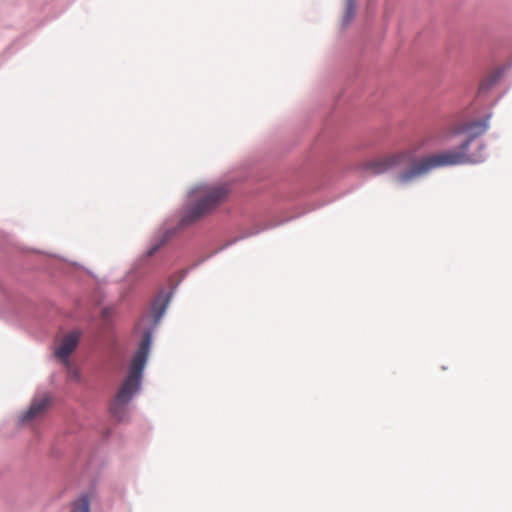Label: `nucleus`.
Masks as SVG:
<instances>
[{"label":"nucleus","instance_id":"9","mask_svg":"<svg viewBox=\"0 0 512 512\" xmlns=\"http://www.w3.org/2000/svg\"><path fill=\"white\" fill-rule=\"evenodd\" d=\"M354 8H355L354 0H348L347 1V11H346V15H345L346 21H349L353 17Z\"/></svg>","mask_w":512,"mask_h":512},{"label":"nucleus","instance_id":"3","mask_svg":"<svg viewBox=\"0 0 512 512\" xmlns=\"http://www.w3.org/2000/svg\"><path fill=\"white\" fill-rule=\"evenodd\" d=\"M151 344V333L146 331L143 334L140 345L134 354L129 373L121 385L110 410L111 413L118 419L122 420V410L124 406L130 401L133 395L139 390L141 384L142 373L147 361L149 349Z\"/></svg>","mask_w":512,"mask_h":512},{"label":"nucleus","instance_id":"2","mask_svg":"<svg viewBox=\"0 0 512 512\" xmlns=\"http://www.w3.org/2000/svg\"><path fill=\"white\" fill-rule=\"evenodd\" d=\"M230 192L226 183L200 185L193 188L189 194V203L181 218V225L188 226L199 221L221 205Z\"/></svg>","mask_w":512,"mask_h":512},{"label":"nucleus","instance_id":"6","mask_svg":"<svg viewBox=\"0 0 512 512\" xmlns=\"http://www.w3.org/2000/svg\"><path fill=\"white\" fill-rule=\"evenodd\" d=\"M79 338L80 333L78 331H73L65 335L62 338L59 347L55 351V356L63 363L68 364V358L77 347Z\"/></svg>","mask_w":512,"mask_h":512},{"label":"nucleus","instance_id":"4","mask_svg":"<svg viewBox=\"0 0 512 512\" xmlns=\"http://www.w3.org/2000/svg\"><path fill=\"white\" fill-rule=\"evenodd\" d=\"M410 158V151H399L371 159L365 164V167L374 174H383L406 164Z\"/></svg>","mask_w":512,"mask_h":512},{"label":"nucleus","instance_id":"10","mask_svg":"<svg viewBox=\"0 0 512 512\" xmlns=\"http://www.w3.org/2000/svg\"><path fill=\"white\" fill-rule=\"evenodd\" d=\"M161 245H162V243L151 247L147 252L148 256H152L160 248Z\"/></svg>","mask_w":512,"mask_h":512},{"label":"nucleus","instance_id":"7","mask_svg":"<svg viewBox=\"0 0 512 512\" xmlns=\"http://www.w3.org/2000/svg\"><path fill=\"white\" fill-rule=\"evenodd\" d=\"M49 403L50 398L47 395L35 398L32 401L29 409L21 416V422L27 423L41 417L48 408Z\"/></svg>","mask_w":512,"mask_h":512},{"label":"nucleus","instance_id":"8","mask_svg":"<svg viewBox=\"0 0 512 512\" xmlns=\"http://www.w3.org/2000/svg\"><path fill=\"white\" fill-rule=\"evenodd\" d=\"M71 512H90L89 499L86 495H82L72 504Z\"/></svg>","mask_w":512,"mask_h":512},{"label":"nucleus","instance_id":"11","mask_svg":"<svg viewBox=\"0 0 512 512\" xmlns=\"http://www.w3.org/2000/svg\"><path fill=\"white\" fill-rule=\"evenodd\" d=\"M164 310H165V304H163L162 307L160 308V310L157 312L156 319H155L156 322L160 319V317L164 313Z\"/></svg>","mask_w":512,"mask_h":512},{"label":"nucleus","instance_id":"5","mask_svg":"<svg viewBox=\"0 0 512 512\" xmlns=\"http://www.w3.org/2000/svg\"><path fill=\"white\" fill-rule=\"evenodd\" d=\"M410 158V151H399L371 159L365 164V167L374 174H383L406 164Z\"/></svg>","mask_w":512,"mask_h":512},{"label":"nucleus","instance_id":"1","mask_svg":"<svg viewBox=\"0 0 512 512\" xmlns=\"http://www.w3.org/2000/svg\"><path fill=\"white\" fill-rule=\"evenodd\" d=\"M487 130V124L481 122H473L467 124H453L441 131L439 138L446 140L450 136L468 133L469 137L458 148L445 150L439 153L431 154L421 158L413 163L409 169L402 170L394 176V182L398 185H408L415 179L428 174L431 170L457 166L463 164L479 163L484 160L482 154L483 145L478 144L477 153H469L470 146L474 137L483 134Z\"/></svg>","mask_w":512,"mask_h":512}]
</instances>
